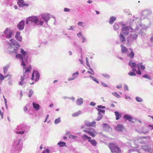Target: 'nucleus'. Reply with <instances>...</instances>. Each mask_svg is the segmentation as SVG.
I'll return each instance as SVG.
<instances>
[{
	"instance_id": "f8f14e48",
	"label": "nucleus",
	"mask_w": 153,
	"mask_h": 153,
	"mask_svg": "<svg viewBox=\"0 0 153 153\" xmlns=\"http://www.w3.org/2000/svg\"><path fill=\"white\" fill-rule=\"evenodd\" d=\"M41 17L42 19L45 21V23L47 25L48 21L50 19L49 14L48 13H43L41 15Z\"/></svg>"
},
{
	"instance_id": "9d476101",
	"label": "nucleus",
	"mask_w": 153,
	"mask_h": 153,
	"mask_svg": "<svg viewBox=\"0 0 153 153\" xmlns=\"http://www.w3.org/2000/svg\"><path fill=\"white\" fill-rule=\"evenodd\" d=\"M82 138L85 140L88 139V141L90 142V143L93 146H97V142L94 139H91V138L88 137L85 134L83 135L82 137Z\"/></svg>"
},
{
	"instance_id": "6e6d98bb",
	"label": "nucleus",
	"mask_w": 153,
	"mask_h": 153,
	"mask_svg": "<svg viewBox=\"0 0 153 153\" xmlns=\"http://www.w3.org/2000/svg\"><path fill=\"white\" fill-rule=\"evenodd\" d=\"M5 78L4 76H3L0 73V80H2Z\"/></svg>"
},
{
	"instance_id": "4d7b16f0",
	"label": "nucleus",
	"mask_w": 153,
	"mask_h": 153,
	"mask_svg": "<svg viewBox=\"0 0 153 153\" xmlns=\"http://www.w3.org/2000/svg\"><path fill=\"white\" fill-rule=\"evenodd\" d=\"M64 12H69L70 11L69 9L67 8H64L63 10Z\"/></svg>"
},
{
	"instance_id": "052dcab7",
	"label": "nucleus",
	"mask_w": 153,
	"mask_h": 153,
	"mask_svg": "<svg viewBox=\"0 0 153 153\" xmlns=\"http://www.w3.org/2000/svg\"><path fill=\"white\" fill-rule=\"evenodd\" d=\"M69 137L70 138H73V139H76V138L77 137V136L71 135Z\"/></svg>"
},
{
	"instance_id": "58836bf2",
	"label": "nucleus",
	"mask_w": 153,
	"mask_h": 153,
	"mask_svg": "<svg viewBox=\"0 0 153 153\" xmlns=\"http://www.w3.org/2000/svg\"><path fill=\"white\" fill-rule=\"evenodd\" d=\"M139 34L144 37L146 36V34L143 31V30H141L140 32H139Z\"/></svg>"
},
{
	"instance_id": "f03ea898",
	"label": "nucleus",
	"mask_w": 153,
	"mask_h": 153,
	"mask_svg": "<svg viewBox=\"0 0 153 153\" xmlns=\"http://www.w3.org/2000/svg\"><path fill=\"white\" fill-rule=\"evenodd\" d=\"M21 54H17L16 55V58L19 59L21 60V65L25 66L26 64L25 62L27 61L28 58V54L26 52H25L22 49H21Z\"/></svg>"
},
{
	"instance_id": "7c9ffc66",
	"label": "nucleus",
	"mask_w": 153,
	"mask_h": 153,
	"mask_svg": "<svg viewBox=\"0 0 153 153\" xmlns=\"http://www.w3.org/2000/svg\"><path fill=\"white\" fill-rule=\"evenodd\" d=\"M131 60H130L128 63V65L132 68L137 67V64L135 62H131Z\"/></svg>"
},
{
	"instance_id": "37998d69",
	"label": "nucleus",
	"mask_w": 153,
	"mask_h": 153,
	"mask_svg": "<svg viewBox=\"0 0 153 153\" xmlns=\"http://www.w3.org/2000/svg\"><path fill=\"white\" fill-rule=\"evenodd\" d=\"M60 118L59 117L57 119H56L55 120L54 123L55 124H57L61 122V120H60Z\"/></svg>"
},
{
	"instance_id": "603ef678",
	"label": "nucleus",
	"mask_w": 153,
	"mask_h": 153,
	"mask_svg": "<svg viewBox=\"0 0 153 153\" xmlns=\"http://www.w3.org/2000/svg\"><path fill=\"white\" fill-rule=\"evenodd\" d=\"M102 75L103 76L105 77L107 79H109L110 77V76L108 74H102Z\"/></svg>"
},
{
	"instance_id": "8fccbe9b",
	"label": "nucleus",
	"mask_w": 153,
	"mask_h": 153,
	"mask_svg": "<svg viewBox=\"0 0 153 153\" xmlns=\"http://www.w3.org/2000/svg\"><path fill=\"white\" fill-rule=\"evenodd\" d=\"M33 93V91L32 90H30L28 94V97H31Z\"/></svg>"
},
{
	"instance_id": "774afa93",
	"label": "nucleus",
	"mask_w": 153,
	"mask_h": 153,
	"mask_svg": "<svg viewBox=\"0 0 153 153\" xmlns=\"http://www.w3.org/2000/svg\"><path fill=\"white\" fill-rule=\"evenodd\" d=\"M101 85L104 87H108V86L103 82H101Z\"/></svg>"
},
{
	"instance_id": "1a4fd4ad",
	"label": "nucleus",
	"mask_w": 153,
	"mask_h": 153,
	"mask_svg": "<svg viewBox=\"0 0 153 153\" xmlns=\"http://www.w3.org/2000/svg\"><path fill=\"white\" fill-rule=\"evenodd\" d=\"M4 33L5 35V37L7 39L10 38L14 36L13 30L7 28L5 30Z\"/></svg>"
},
{
	"instance_id": "f3484780",
	"label": "nucleus",
	"mask_w": 153,
	"mask_h": 153,
	"mask_svg": "<svg viewBox=\"0 0 153 153\" xmlns=\"http://www.w3.org/2000/svg\"><path fill=\"white\" fill-rule=\"evenodd\" d=\"M129 27L128 26H126L123 27L122 28V31L125 36H127L130 31L129 29Z\"/></svg>"
},
{
	"instance_id": "3c124183",
	"label": "nucleus",
	"mask_w": 153,
	"mask_h": 153,
	"mask_svg": "<svg viewBox=\"0 0 153 153\" xmlns=\"http://www.w3.org/2000/svg\"><path fill=\"white\" fill-rule=\"evenodd\" d=\"M128 75H129L130 76H135L136 75V74H135V73L133 72H131V71L129 72L128 73Z\"/></svg>"
},
{
	"instance_id": "ddd939ff",
	"label": "nucleus",
	"mask_w": 153,
	"mask_h": 153,
	"mask_svg": "<svg viewBox=\"0 0 153 153\" xmlns=\"http://www.w3.org/2000/svg\"><path fill=\"white\" fill-rule=\"evenodd\" d=\"M152 13V12L151 10L149 9H146L142 11L141 14L142 16L144 18L150 15Z\"/></svg>"
},
{
	"instance_id": "a211bd4d",
	"label": "nucleus",
	"mask_w": 153,
	"mask_h": 153,
	"mask_svg": "<svg viewBox=\"0 0 153 153\" xmlns=\"http://www.w3.org/2000/svg\"><path fill=\"white\" fill-rule=\"evenodd\" d=\"M25 24V22L24 20L21 21L17 25V27L20 30H22L24 28Z\"/></svg>"
},
{
	"instance_id": "c85d7f7f",
	"label": "nucleus",
	"mask_w": 153,
	"mask_h": 153,
	"mask_svg": "<svg viewBox=\"0 0 153 153\" xmlns=\"http://www.w3.org/2000/svg\"><path fill=\"white\" fill-rule=\"evenodd\" d=\"M119 36L120 41L122 42H125L126 41L125 39L123 34H122V33H120Z\"/></svg>"
},
{
	"instance_id": "a19ab883",
	"label": "nucleus",
	"mask_w": 153,
	"mask_h": 153,
	"mask_svg": "<svg viewBox=\"0 0 153 153\" xmlns=\"http://www.w3.org/2000/svg\"><path fill=\"white\" fill-rule=\"evenodd\" d=\"M25 78L23 76H21V81L19 83V85H24V82H23V80L25 79Z\"/></svg>"
},
{
	"instance_id": "f704fd0d",
	"label": "nucleus",
	"mask_w": 153,
	"mask_h": 153,
	"mask_svg": "<svg viewBox=\"0 0 153 153\" xmlns=\"http://www.w3.org/2000/svg\"><path fill=\"white\" fill-rule=\"evenodd\" d=\"M57 145H59V147H61L65 146L66 144L64 142L60 141L57 143Z\"/></svg>"
},
{
	"instance_id": "473e14b6",
	"label": "nucleus",
	"mask_w": 153,
	"mask_h": 153,
	"mask_svg": "<svg viewBox=\"0 0 153 153\" xmlns=\"http://www.w3.org/2000/svg\"><path fill=\"white\" fill-rule=\"evenodd\" d=\"M121 48L122 52L123 53H124L127 52L128 51V49L126 47L124 46L123 45H120Z\"/></svg>"
},
{
	"instance_id": "680f3d73",
	"label": "nucleus",
	"mask_w": 153,
	"mask_h": 153,
	"mask_svg": "<svg viewBox=\"0 0 153 153\" xmlns=\"http://www.w3.org/2000/svg\"><path fill=\"white\" fill-rule=\"evenodd\" d=\"M82 43L84 42H85L86 41V38H85L83 36H82Z\"/></svg>"
},
{
	"instance_id": "c9c22d12",
	"label": "nucleus",
	"mask_w": 153,
	"mask_h": 153,
	"mask_svg": "<svg viewBox=\"0 0 153 153\" xmlns=\"http://www.w3.org/2000/svg\"><path fill=\"white\" fill-rule=\"evenodd\" d=\"M114 113L115 114V115L116 116V120H118L121 117V115L117 111H115Z\"/></svg>"
},
{
	"instance_id": "2eb2a0df",
	"label": "nucleus",
	"mask_w": 153,
	"mask_h": 153,
	"mask_svg": "<svg viewBox=\"0 0 153 153\" xmlns=\"http://www.w3.org/2000/svg\"><path fill=\"white\" fill-rule=\"evenodd\" d=\"M142 149L146 152L152 153V147L149 144L148 145L142 146Z\"/></svg>"
},
{
	"instance_id": "4be33fe9",
	"label": "nucleus",
	"mask_w": 153,
	"mask_h": 153,
	"mask_svg": "<svg viewBox=\"0 0 153 153\" xmlns=\"http://www.w3.org/2000/svg\"><path fill=\"white\" fill-rule=\"evenodd\" d=\"M115 129L117 131H122L124 130V128L122 125L119 124L116 126Z\"/></svg>"
},
{
	"instance_id": "dca6fc26",
	"label": "nucleus",
	"mask_w": 153,
	"mask_h": 153,
	"mask_svg": "<svg viewBox=\"0 0 153 153\" xmlns=\"http://www.w3.org/2000/svg\"><path fill=\"white\" fill-rule=\"evenodd\" d=\"M129 27L131 31H133L134 30H137L139 28L137 24L134 22H133L130 25Z\"/></svg>"
},
{
	"instance_id": "0e129e2a",
	"label": "nucleus",
	"mask_w": 153,
	"mask_h": 153,
	"mask_svg": "<svg viewBox=\"0 0 153 153\" xmlns=\"http://www.w3.org/2000/svg\"><path fill=\"white\" fill-rule=\"evenodd\" d=\"M124 96L126 99H129L130 100H131V97L129 96H127L126 95H125Z\"/></svg>"
},
{
	"instance_id": "e2e57ef3",
	"label": "nucleus",
	"mask_w": 153,
	"mask_h": 153,
	"mask_svg": "<svg viewBox=\"0 0 153 153\" xmlns=\"http://www.w3.org/2000/svg\"><path fill=\"white\" fill-rule=\"evenodd\" d=\"M97 107L99 108H105V107L104 106H102V105H98L97 106Z\"/></svg>"
},
{
	"instance_id": "bb28decb",
	"label": "nucleus",
	"mask_w": 153,
	"mask_h": 153,
	"mask_svg": "<svg viewBox=\"0 0 153 153\" xmlns=\"http://www.w3.org/2000/svg\"><path fill=\"white\" fill-rule=\"evenodd\" d=\"M123 118L126 119V120H128L130 122L131 120L132 119L133 117L129 115L126 114L123 116Z\"/></svg>"
},
{
	"instance_id": "338daca9",
	"label": "nucleus",
	"mask_w": 153,
	"mask_h": 153,
	"mask_svg": "<svg viewBox=\"0 0 153 153\" xmlns=\"http://www.w3.org/2000/svg\"><path fill=\"white\" fill-rule=\"evenodd\" d=\"M82 23H83L82 22H79L77 24L79 26H81L83 27V26H82Z\"/></svg>"
},
{
	"instance_id": "de8ad7c7",
	"label": "nucleus",
	"mask_w": 153,
	"mask_h": 153,
	"mask_svg": "<svg viewBox=\"0 0 153 153\" xmlns=\"http://www.w3.org/2000/svg\"><path fill=\"white\" fill-rule=\"evenodd\" d=\"M97 110L98 111V113L101 114V113H102L103 114H105V111L104 110H102L100 108H97Z\"/></svg>"
},
{
	"instance_id": "393cba45",
	"label": "nucleus",
	"mask_w": 153,
	"mask_h": 153,
	"mask_svg": "<svg viewBox=\"0 0 153 153\" xmlns=\"http://www.w3.org/2000/svg\"><path fill=\"white\" fill-rule=\"evenodd\" d=\"M137 67L138 68V70H141L142 71H143L145 68V66H144L141 63L138 64L137 65Z\"/></svg>"
},
{
	"instance_id": "f257e3e1",
	"label": "nucleus",
	"mask_w": 153,
	"mask_h": 153,
	"mask_svg": "<svg viewBox=\"0 0 153 153\" xmlns=\"http://www.w3.org/2000/svg\"><path fill=\"white\" fill-rule=\"evenodd\" d=\"M26 24L30 25L33 23L35 25H42L44 22L41 19H38L36 16H32L29 17L26 20Z\"/></svg>"
},
{
	"instance_id": "5701e85b",
	"label": "nucleus",
	"mask_w": 153,
	"mask_h": 153,
	"mask_svg": "<svg viewBox=\"0 0 153 153\" xmlns=\"http://www.w3.org/2000/svg\"><path fill=\"white\" fill-rule=\"evenodd\" d=\"M85 125L88 126H95L96 122L95 121H93L91 122H90L87 121H85Z\"/></svg>"
},
{
	"instance_id": "13d9d810",
	"label": "nucleus",
	"mask_w": 153,
	"mask_h": 153,
	"mask_svg": "<svg viewBox=\"0 0 153 153\" xmlns=\"http://www.w3.org/2000/svg\"><path fill=\"white\" fill-rule=\"evenodd\" d=\"M12 76V75L11 74H7V75L4 76L5 78H6L7 77H9V79H10Z\"/></svg>"
},
{
	"instance_id": "a18cd8bd",
	"label": "nucleus",
	"mask_w": 153,
	"mask_h": 153,
	"mask_svg": "<svg viewBox=\"0 0 153 153\" xmlns=\"http://www.w3.org/2000/svg\"><path fill=\"white\" fill-rule=\"evenodd\" d=\"M78 75L79 73L77 71L76 73H74L73 74L72 76L73 77H74L75 79H76L78 76Z\"/></svg>"
},
{
	"instance_id": "c756f323",
	"label": "nucleus",
	"mask_w": 153,
	"mask_h": 153,
	"mask_svg": "<svg viewBox=\"0 0 153 153\" xmlns=\"http://www.w3.org/2000/svg\"><path fill=\"white\" fill-rule=\"evenodd\" d=\"M33 107L35 110L38 111L39 109L40 105L38 104L35 103L34 102H33Z\"/></svg>"
},
{
	"instance_id": "0eeeda50",
	"label": "nucleus",
	"mask_w": 153,
	"mask_h": 153,
	"mask_svg": "<svg viewBox=\"0 0 153 153\" xmlns=\"http://www.w3.org/2000/svg\"><path fill=\"white\" fill-rule=\"evenodd\" d=\"M150 125H148L143 127L141 128H137L135 130L138 133L146 134L148 133L149 131L150 130Z\"/></svg>"
},
{
	"instance_id": "4468645a",
	"label": "nucleus",
	"mask_w": 153,
	"mask_h": 153,
	"mask_svg": "<svg viewBox=\"0 0 153 153\" xmlns=\"http://www.w3.org/2000/svg\"><path fill=\"white\" fill-rule=\"evenodd\" d=\"M35 76L36 79L35 81L36 82L39 80L40 77V74L39 72L37 71H34L32 74L31 79L33 80L34 78V76Z\"/></svg>"
},
{
	"instance_id": "20e7f679",
	"label": "nucleus",
	"mask_w": 153,
	"mask_h": 153,
	"mask_svg": "<svg viewBox=\"0 0 153 153\" xmlns=\"http://www.w3.org/2000/svg\"><path fill=\"white\" fill-rule=\"evenodd\" d=\"M137 140L139 143L143 144L149 143L150 145L152 141L151 137L149 136L138 137Z\"/></svg>"
},
{
	"instance_id": "39448f33",
	"label": "nucleus",
	"mask_w": 153,
	"mask_h": 153,
	"mask_svg": "<svg viewBox=\"0 0 153 153\" xmlns=\"http://www.w3.org/2000/svg\"><path fill=\"white\" fill-rule=\"evenodd\" d=\"M13 146L15 149L14 151H21L22 146V143L21 142V139H17L14 140Z\"/></svg>"
},
{
	"instance_id": "9b49d317",
	"label": "nucleus",
	"mask_w": 153,
	"mask_h": 153,
	"mask_svg": "<svg viewBox=\"0 0 153 153\" xmlns=\"http://www.w3.org/2000/svg\"><path fill=\"white\" fill-rule=\"evenodd\" d=\"M137 37V35L136 34H130L127 38L128 43L129 44H131L133 40L136 39Z\"/></svg>"
},
{
	"instance_id": "864d4df0",
	"label": "nucleus",
	"mask_w": 153,
	"mask_h": 153,
	"mask_svg": "<svg viewBox=\"0 0 153 153\" xmlns=\"http://www.w3.org/2000/svg\"><path fill=\"white\" fill-rule=\"evenodd\" d=\"M143 78H147L149 80L151 79L150 77L149 76V75H148L147 74H146V75H143Z\"/></svg>"
},
{
	"instance_id": "423d86ee",
	"label": "nucleus",
	"mask_w": 153,
	"mask_h": 153,
	"mask_svg": "<svg viewBox=\"0 0 153 153\" xmlns=\"http://www.w3.org/2000/svg\"><path fill=\"white\" fill-rule=\"evenodd\" d=\"M10 42L11 43H9V45L11 47H13L11 46V44L12 45L16 48L13 49V50L12 51V52H14L15 53H18V51H17L18 49L20 47L19 44L14 39H12L10 40Z\"/></svg>"
},
{
	"instance_id": "412c9836",
	"label": "nucleus",
	"mask_w": 153,
	"mask_h": 153,
	"mask_svg": "<svg viewBox=\"0 0 153 153\" xmlns=\"http://www.w3.org/2000/svg\"><path fill=\"white\" fill-rule=\"evenodd\" d=\"M17 3L19 7H23L24 6H28L29 4L25 3L23 0H18Z\"/></svg>"
},
{
	"instance_id": "bf43d9fd",
	"label": "nucleus",
	"mask_w": 153,
	"mask_h": 153,
	"mask_svg": "<svg viewBox=\"0 0 153 153\" xmlns=\"http://www.w3.org/2000/svg\"><path fill=\"white\" fill-rule=\"evenodd\" d=\"M124 90L125 91H126V90H127V91L128 90V86L126 85H124Z\"/></svg>"
},
{
	"instance_id": "aec40b11",
	"label": "nucleus",
	"mask_w": 153,
	"mask_h": 153,
	"mask_svg": "<svg viewBox=\"0 0 153 153\" xmlns=\"http://www.w3.org/2000/svg\"><path fill=\"white\" fill-rule=\"evenodd\" d=\"M83 131L85 132L88 134L90 135L93 137H94L97 134V132L96 131H90L88 130H83Z\"/></svg>"
},
{
	"instance_id": "ea45409f",
	"label": "nucleus",
	"mask_w": 153,
	"mask_h": 153,
	"mask_svg": "<svg viewBox=\"0 0 153 153\" xmlns=\"http://www.w3.org/2000/svg\"><path fill=\"white\" fill-rule=\"evenodd\" d=\"M81 114V111H79L77 112H76L75 113H74L72 114V116L73 117H76L79 116Z\"/></svg>"
},
{
	"instance_id": "2f4dec72",
	"label": "nucleus",
	"mask_w": 153,
	"mask_h": 153,
	"mask_svg": "<svg viewBox=\"0 0 153 153\" xmlns=\"http://www.w3.org/2000/svg\"><path fill=\"white\" fill-rule=\"evenodd\" d=\"M116 17L114 16H112L110 18V20L109 21V22L110 24H112L116 20Z\"/></svg>"
},
{
	"instance_id": "72a5a7b5",
	"label": "nucleus",
	"mask_w": 153,
	"mask_h": 153,
	"mask_svg": "<svg viewBox=\"0 0 153 153\" xmlns=\"http://www.w3.org/2000/svg\"><path fill=\"white\" fill-rule=\"evenodd\" d=\"M129 49L130 50L131 52L130 53L128 54V55L130 59H132L134 56V53L131 48H129Z\"/></svg>"
},
{
	"instance_id": "cd10ccee",
	"label": "nucleus",
	"mask_w": 153,
	"mask_h": 153,
	"mask_svg": "<svg viewBox=\"0 0 153 153\" xmlns=\"http://www.w3.org/2000/svg\"><path fill=\"white\" fill-rule=\"evenodd\" d=\"M15 37L16 39L21 42L22 40V36H20V33L17 32L16 34Z\"/></svg>"
},
{
	"instance_id": "69168bd1",
	"label": "nucleus",
	"mask_w": 153,
	"mask_h": 153,
	"mask_svg": "<svg viewBox=\"0 0 153 153\" xmlns=\"http://www.w3.org/2000/svg\"><path fill=\"white\" fill-rule=\"evenodd\" d=\"M90 105L94 106L96 105V103L93 102H91L90 104Z\"/></svg>"
},
{
	"instance_id": "6e6552de",
	"label": "nucleus",
	"mask_w": 153,
	"mask_h": 153,
	"mask_svg": "<svg viewBox=\"0 0 153 153\" xmlns=\"http://www.w3.org/2000/svg\"><path fill=\"white\" fill-rule=\"evenodd\" d=\"M109 147L112 153H120V148L114 144L112 143H109Z\"/></svg>"
},
{
	"instance_id": "7ed1b4c3",
	"label": "nucleus",
	"mask_w": 153,
	"mask_h": 153,
	"mask_svg": "<svg viewBox=\"0 0 153 153\" xmlns=\"http://www.w3.org/2000/svg\"><path fill=\"white\" fill-rule=\"evenodd\" d=\"M16 129L19 131H16L17 134H22L27 133L29 130V127L25 124H22L17 126Z\"/></svg>"
},
{
	"instance_id": "79ce46f5",
	"label": "nucleus",
	"mask_w": 153,
	"mask_h": 153,
	"mask_svg": "<svg viewBox=\"0 0 153 153\" xmlns=\"http://www.w3.org/2000/svg\"><path fill=\"white\" fill-rule=\"evenodd\" d=\"M115 30H117L119 29V27L117 23H115L113 26Z\"/></svg>"
},
{
	"instance_id": "b1692460",
	"label": "nucleus",
	"mask_w": 153,
	"mask_h": 153,
	"mask_svg": "<svg viewBox=\"0 0 153 153\" xmlns=\"http://www.w3.org/2000/svg\"><path fill=\"white\" fill-rule=\"evenodd\" d=\"M104 129L106 131H110L111 129L110 127L106 123H103L102 125Z\"/></svg>"
},
{
	"instance_id": "5fc2aeb1",
	"label": "nucleus",
	"mask_w": 153,
	"mask_h": 153,
	"mask_svg": "<svg viewBox=\"0 0 153 153\" xmlns=\"http://www.w3.org/2000/svg\"><path fill=\"white\" fill-rule=\"evenodd\" d=\"M135 19L136 20H137L138 22L139 21V22H138V24L140 26H141L142 25V24L140 22V20L137 17Z\"/></svg>"
},
{
	"instance_id": "a878e982",
	"label": "nucleus",
	"mask_w": 153,
	"mask_h": 153,
	"mask_svg": "<svg viewBox=\"0 0 153 153\" xmlns=\"http://www.w3.org/2000/svg\"><path fill=\"white\" fill-rule=\"evenodd\" d=\"M83 100L82 98H80L78 99L76 102V104L78 105H82L83 103Z\"/></svg>"
},
{
	"instance_id": "e433bc0d",
	"label": "nucleus",
	"mask_w": 153,
	"mask_h": 153,
	"mask_svg": "<svg viewBox=\"0 0 153 153\" xmlns=\"http://www.w3.org/2000/svg\"><path fill=\"white\" fill-rule=\"evenodd\" d=\"M98 116L97 118L95 119L96 121H99L103 117V115L101 114H99L98 113Z\"/></svg>"
},
{
	"instance_id": "6ab92c4d",
	"label": "nucleus",
	"mask_w": 153,
	"mask_h": 153,
	"mask_svg": "<svg viewBox=\"0 0 153 153\" xmlns=\"http://www.w3.org/2000/svg\"><path fill=\"white\" fill-rule=\"evenodd\" d=\"M31 69V67L30 66L25 69V71L23 76L25 79L28 78V74L30 72Z\"/></svg>"
},
{
	"instance_id": "09e8293b",
	"label": "nucleus",
	"mask_w": 153,
	"mask_h": 153,
	"mask_svg": "<svg viewBox=\"0 0 153 153\" xmlns=\"http://www.w3.org/2000/svg\"><path fill=\"white\" fill-rule=\"evenodd\" d=\"M89 69L91 71V72L90 71H88L87 73L90 74L91 75H94V71L93 70V69L91 68H89Z\"/></svg>"
},
{
	"instance_id": "49530a36",
	"label": "nucleus",
	"mask_w": 153,
	"mask_h": 153,
	"mask_svg": "<svg viewBox=\"0 0 153 153\" xmlns=\"http://www.w3.org/2000/svg\"><path fill=\"white\" fill-rule=\"evenodd\" d=\"M112 94L117 98H120V96L116 92H112Z\"/></svg>"
},
{
	"instance_id": "4c0bfd02",
	"label": "nucleus",
	"mask_w": 153,
	"mask_h": 153,
	"mask_svg": "<svg viewBox=\"0 0 153 153\" xmlns=\"http://www.w3.org/2000/svg\"><path fill=\"white\" fill-rule=\"evenodd\" d=\"M9 66L7 65L4 66L3 68L4 73V74H6L7 72V71L9 68Z\"/></svg>"
},
{
	"instance_id": "c03bdc74",
	"label": "nucleus",
	"mask_w": 153,
	"mask_h": 153,
	"mask_svg": "<svg viewBox=\"0 0 153 153\" xmlns=\"http://www.w3.org/2000/svg\"><path fill=\"white\" fill-rule=\"evenodd\" d=\"M136 100L138 102H141L143 101V99L139 97H136L135 98Z\"/></svg>"
}]
</instances>
